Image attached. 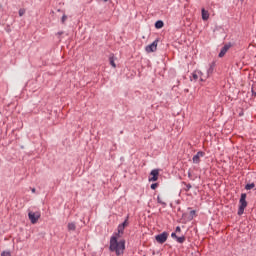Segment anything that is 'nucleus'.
<instances>
[{
  "label": "nucleus",
  "mask_w": 256,
  "mask_h": 256,
  "mask_svg": "<svg viewBox=\"0 0 256 256\" xmlns=\"http://www.w3.org/2000/svg\"><path fill=\"white\" fill-rule=\"evenodd\" d=\"M111 252H114L117 256H122L125 251V240H117L116 236H112L110 239V247Z\"/></svg>",
  "instance_id": "1"
},
{
  "label": "nucleus",
  "mask_w": 256,
  "mask_h": 256,
  "mask_svg": "<svg viewBox=\"0 0 256 256\" xmlns=\"http://www.w3.org/2000/svg\"><path fill=\"white\" fill-rule=\"evenodd\" d=\"M246 197H247V195L245 193L241 194V198H240V201H239L240 206H239V210H238V215H243L244 209H246V207L248 205V203L246 201Z\"/></svg>",
  "instance_id": "2"
},
{
  "label": "nucleus",
  "mask_w": 256,
  "mask_h": 256,
  "mask_svg": "<svg viewBox=\"0 0 256 256\" xmlns=\"http://www.w3.org/2000/svg\"><path fill=\"white\" fill-rule=\"evenodd\" d=\"M168 237H169V233L163 232L159 235H156L155 239H156L157 243L164 244L167 241Z\"/></svg>",
  "instance_id": "3"
},
{
  "label": "nucleus",
  "mask_w": 256,
  "mask_h": 256,
  "mask_svg": "<svg viewBox=\"0 0 256 256\" xmlns=\"http://www.w3.org/2000/svg\"><path fill=\"white\" fill-rule=\"evenodd\" d=\"M28 217H29L31 223H33V225H34L35 223H37L38 219H40V213L39 212H29Z\"/></svg>",
  "instance_id": "4"
},
{
  "label": "nucleus",
  "mask_w": 256,
  "mask_h": 256,
  "mask_svg": "<svg viewBox=\"0 0 256 256\" xmlns=\"http://www.w3.org/2000/svg\"><path fill=\"white\" fill-rule=\"evenodd\" d=\"M158 42H159V40L156 39L152 44L146 46L145 50L148 53L155 52L157 50Z\"/></svg>",
  "instance_id": "5"
},
{
  "label": "nucleus",
  "mask_w": 256,
  "mask_h": 256,
  "mask_svg": "<svg viewBox=\"0 0 256 256\" xmlns=\"http://www.w3.org/2000/svg\"><path fill=\"white\" fill-rule=\"evenodd\" d=\"M159 177V170L154 169L150 173L149 181H157Z\"/></svg>",
  "instance_id": "6"
},
{
  "label": "nucleus",
  "mask_w": 256,
  "mask_h": 256,
  "mask_svg": "<svg viewBox=\"0 0 256 256\" xmlns=\"http://www.w3.org/2000/svg\"><path fill=\"white\" fill-rule=\"evenodd\" d=\"M231 45L226 44L222 49L221 52L219 53V57L222 58L224 55L227 53V51L230 49Z\"/></svg>",
  "instance_id": "7"
},
{
  "label": "nucleus",
  "mask_w": 256,
  "mask_h": 256,
  "mask_svg": "<svg viewBox=\"0 0 256 256\" xmlns=\"http://www.w3.org/2000/svg\"><path fill=\"white\" fill-rule=\"evenodd\" d=\"M204 157L203 152H198L194 157H193V163H200V158Z\"/></svg>",
  "instance_id": "8"
},
{
  "label": "nucleus",
  "mask_w": 256,
  "mask_h": 256,
  "mask_svg": "<svg viewBox=\"0 0 256 256\" xmlns=\"http://www.w3.org/2000/svg\"><path fill=\"white\" fill-rule=\"evenodd\" d=\"M67 229L69 232H75L76 231V224L74 222H69L67 225Z\"/></svg>",
  "instance_id": "9"
},
{
  "label": "nucleus",
  "mask_w": 256,
  "mask_h": 256,
  "mask_svg": "<svg viewBox=\"0 0 256 256\" xmlns=\"http://www.w3.org/2000/svg\"><path fill=\"white\" fill-rule=\"evenodd\" d=\"M209 16H210L209 12L203 8L202 9V19L204 21H207L209 19Z\"/></svg>",
  "instance_id": "10"
},
{
  "label": "nucleus",
  "mask_w": 256,
  "mask_h": 256,
  "mask_svg": "<svg viewBox=\"0 0 256 256\" xmlns=\"http://www.w3.org/2000/svg\"><path fill=\"white\" fill-rule=\"evenodd\" d=\"M124 230H125V228L120 224L118 226V234H116V236L119 237L120 235H123Z\"/></svg>",
  "instance_id": "11"
},
{
  "label": "nucleus",
  "mask_w": 256,
  "mask_h": 256,
  "mask_svg": "<svg viewBox=\"0 0 256 256\" xmlns=\"http://www.w3.org/2000/svg\"><path fill=\"white\" fill-rule=\"evenodd\" d=\"M201 75H202V71H195L193 73L194 80H197L198 78H200Z\"/></svg>",
  "instance_id": "12"
},
{
  "label": "nucleus",
  "mask_w": 256,
  "mask_h": 256,
  "mask_svg": "<svg viewBox=\"0 0 256 256\" xmlns=\"http://www.w3.org/2000/svg\"><path fill=\"white\" fill-rule=\"evenodd\" d=\"M185 240H186L185 236L176 237V241L179 244H183Z\"/></svg>",
  "instance_id": "13"
},
{
  "label": "nucleus",
  "mask_w": 256,
  "mask_h": 256,
  "mask_svg": "<svg viewBox=\"0 0 256 256\" xmlns=\"http://www.w3.org/2000/svg\"><path fill=\"white\" fill-rule=\"evenodd\" d=\"M163 26H164V23H163L162 21H157V22L155 23V27H156L157 29H161Z\"/></svg>",
  "instance_id": "14"
},
{
  "label": "nucleus",
  "mask_w": 256,
  "mask_h": 256,
  "mask_svg": "<svg viewBox=\"0 0 256 256\" xmlns=\"http://www.w3.org/2000/svg\"><path fill=\"white\" fill-rule=\"evenodd\" d=\"M199 78H200V81H205L207 78H209L208 77V75L207 74H203L202 72H201V75H199Z\"/></svg>",
  "instance_id": "15"
},
{
  "label": "nucleus",
  "mask_w": 256,
  "mask_h": 256,
  "mask_svg": "<svg viewBox=\"0 0 256 256\" xmlns=\"http://www.w3.org/2000/svg\"><path fill=\"white\" fill-rule=\"evenodd\" d=\"M213 71H214V67H213V65H211L210 67H209V69L207 70V73H206V75H208V77L213 73Z\"/></svg>",
  "instance_id": "16"
},
{
  "label": "nucleus",
  "mask_w": 256,
  "mask_h": 256,
  "mask_svg": "<svg viewBox=\"0 0 256 256\" xmlns=\"http://www.w3.org/2000/svg\"><path fill=\"white\" fill-rule=\"evenodd\" d=\"M254 187H255V184L251 183V184H247L245 189H247V191H250L251 189H254Z\"/></svg>",
  "instance_id": "17"
},
{
  "label": "nucleus",
  "mask_w": 256,
  "mask_h": 256,
  "mask_svg": "<svg viewBox=\"0 0 256 256\" xmlns=\"http://www.w3.org/2000/svg\"><path fill=\"white\" fill-rule=\"evenodd\" d=\"M109 60H110L111 66H112L113 68H116V64H115V62H114V57H110Z\"/></svg>",
  "instance_id": "18"
},
{
  "label": "nucleus",
  "mask_w": 256,
  "mask_h": 256,
  "mask_svg": "<svg viewBox=\"0 0 256 256\" xmlns=\"http://www.w3.org/2000/svg\"><path fill=\"white\" fill-rule=\"evenodd\" d=\"M124 229H125V227H128V225H129V222H128V217H127V219L122 223V224H120Z\"/></svg>",
  "instance_id": "19"
},
{
  "label": "nucleus",
  "mask_w": 256,
  "mask_h": 256,
  "mask_svg": "<svg viewBox=\"0 0 256 256\" xmlns=\"http://www.w3.org/2000/svg\"><path fill=\"white\" fill-rule=\"evenodd\" d=\"M1 256H11V252L10 251H3L1 253Z\"/></svg>",
  "instance_id": "20"
},
{
  "label": "nucleus",
  "mask_w": 256,
  "mask_h": 256,
  "mask_svg": "<svg viewBox=\"0 0 256 256\" xmlns=\"http://www.w3.org/2000/svg\"><path fill=\"white\" fill-rule=\"evenodd\" d=\"M25 9H20L19 10V16L22 17L25 14Z\"/></svg>",
  "instance_id": "21"
},
{
  "label": "nucleus",
  "mask_w": 256,
  "mask_h": 256,
  "mask_svg": "<svg viewBox=\"0 0 256 256\" xmlns=\"http://www.w3.org/2000/svg\"><path fill=\"white\" fill-rule=\"evenodd\" d=\"M66 19H67V16L64 14V15L62 16L61 22L64 24L65 21H66Z\"/></svg>",
  "instance_id": "22"
},
{
  "label": "nucleus",
  "mask_w": 256,
  "mask_h": 256,
  "mask_svg": "<svg viewBox=\"0 0 256 256\" xmlns=\"http://www.w3.org/2000/svg\"><path fill=\"white\" fill-rule=\"evenodd\" d=\"M157 187H158L157 183H154V184L151 185V189H153V190L157 189Z\"/></svg>",
  "instance_id": "23"
},
{
  "label": "nucleus",
  "mask_w": 256,
  "mask_h": 256,
  "mask_svg": "<svg viewBox=\"0 0 256 256\" xmlns=\"http://www.w3.org/2000/svg\"><path fill=\"white\" fill-rule=\"evenodd\" d=\"M171 237H172L173 239H175V240L178 238V236L176 235L175 232H173V233L171 234Z\"/></svg>",
  "instance_id": "24"
},
{
  "label": "nucleus",
  "mask_w": 256,
  "mask_h": 256,
  "mask_svg": "<svg viewBox=\"0 0 256 256\" xmlns=\"http://www.w3.org/2000/svg\"><path fill=\"white\" fill-rule=\"evenodd\" d=\"M181 233V228L179 226L176 227V234Z\"/></svg>",
  "instance_id": "25"
},
{
  "label": "nucleus",
  "mask_w": 256,
  "mask_h": 256,
  "mask_svg": "<svg viewBox=\"0 0 256 256\" xmlns=\"http://www.w3.org/2000/svg\"><path fill=\"white\" fill-rule=\"evenodd\" d=\"M191 187H192V186H191L190 184H186V188H185V189H186V191L190 190V189H191Z\"/></svg>",
  "instance_id": "26"
},
{
  "label": "nucleus",
  "mask_w": 256,
  "mask_h": 256,
  "mask_svg": "<svg viewBox=\"0 0 256 256\" xmlns=\"http://www.w3.org/2000/svg\"><path fill=\"white\" fill-rule=\"evenodd\" d=\"M157 201H158V203H161L163 205V202H162L160 196L157 197Z\"/></svg>",
  "instance_id": "27"
},
{
  "label": "nucleus",
  "mask_w": 256,
  "mask_h": 256,
  "mask_svg": "<svg viewBox=\"0 0 256 256\" xmlns=\"http://www.w3.org/2000/svg\"><path fill=\"white\" fill-rule=\"evenodd\" d=\"M31 191H32V193H35L36 189H35V188H32V190H31Z\"/></svg>",
  "instance_id": "28"
},
{
  "label": "nucleus",
  "mask_w": 256,
  "mask_h": 256,
  "mask_svg": "<svg viewBox=\"0 0 256 256\" xmlns=\"http://www.w3.org/2000/svg\"><path fill=\"white\" fill-rule=\"evenodd\" d=\"M191 215H195V211L194 210L191 211Z\"/></svg>",
  "instance_id": "29"
},
{
  "label": "nucleus",
  "mask_w": 256,
  "mask_h": 256,
  "mask_svg": "<svg viewBox=\"0 0 256 256\" xmlns=\"http://www.w3.org/2000/svg\"><path fill=\"white\" fill-rule=\"evenodd\" d=\"M252 92H253V94L256 96V92H254V88H252Z\"/></svg>",
  "instance_id": "30"
},
{
  "label": "nucleus",
  "mask_w": 256,
  "mask_h": 256,
  "mask_svg": "<svg viewBox=\"0 0 256 256\" xmlns=\"http://www.w3.org/2000/svg\"><path fill=\"white\" fill-rule=\"evenodd\" d=\"M104 1H108V0H104Z\"/></svg>",
  "instance_id": "31"
}]
</instances>
